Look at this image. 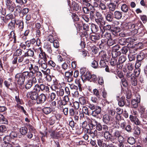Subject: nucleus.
<instances>
[{
    "mask_svg": "<svg viewBox=\"0 0 147 147\" xmlns=\"http://www.w3.org/2000/svg\"><path fill=\"white\" fill-rule=\"evenodd\" d=\"M88 107L91 110H94L92 111L91 114L92 116L97 118H100L99 116L102 111L100 107L98 106H95L91 103H89Z\"/></svg>",
    "mask_w": 147,
    "mask_h": 147,
    "instance_id": "obj_1",
    "label": "nucleus"
},
{
    "mask_svg": "<svg viewBox=\"0 0 147 147\" xmlns=\"http://www.w3.org/2000/svg\"><path fill=\"white\" fill-rule=\"evenodd\" d=\"M25 74L24 72L22 73L17 74L15 76L16 81L17 82L18 84L22 85L24 83L25 79L26 78Z\"/></svg>",
    "mask_w": 147,
    "mask_h": 147,
    "instance_id": "obj_2",
    "label": "nucleus"
},
{
    "mask_svg": "<svg viewBox=\"0 0 147 147\" xmlns=\"http://www.w3.org/2000/svg\"><path fill=\"white\" fill-rule=\"evenodd\" d=\"M139 113L142 121L145 123L147 122V111L146 112L145 108L142 105L139 106L138 109Z\"/></svg>",
    "mask_w": 147,
    "mask_h": 147,
    "instance_id": "obj_3",
    "label": "nucleus"
},
{
    "mask_svg": "<svg viewBox=\"0 0 147 147\" xmlns=\"http://www.w3.org/2000/svg\"><path fill=\"white\" fill-rule=\"evenodd\" d=\"M142 26V23L141 22H138L136 24H129L128 26V28L131 31H134L135 33L138 32V30L140 27Z\"/></svg>",
    "mask_w": 147,
    "mask_h": 147,
    "instance_id": "obj_4",
    "label": "nucleus"
},
{
    "mask_svg": "<svg viewBox=\"0 0 147 147\" xmlns=\"http://www.w3.org/2000/svg\"><path fill=\"white\" fill-rule=\"evenodd\" d=\"M5 3L7 9L9 12H12L15 9L14 4L11 0H5Z\"/></svg>",
    "mask_w": 147,
    "mask_h": 147,
    "instance_id": "obj_5",
    "label": "nucleus"
},
{
    "mask_svg": "<svg viewBox=\"0 0 147 147\" xmlns=\"http://www.w3.org/2000/svg\"><path fill=\"white\" fill-rule=\"evenodd\" d=\"M102 119L104 122L107 124L113 123L115 121L114 117H111L107 114L104 115Z\"/></svg>",
    "mask_w": 147,
    "mask_h": 147,
    "instance_id": "obj_6",
    "label": "nucleus"
},
{
    "mask_svg": "<svg viewBox=\"0 0 147 147\" xmlns=\"http://www.w3.org/2000/svg\"><path fill=\"white\" fill-rule=\"evenodd\" d=\"M36 82V78L33 77L32 79L28 80L25 85V88L26 89H30L32 86L33 84Z\"/></svg>",
    "mask_w": 147,
    "mask_h": 147,
    "instance_id": "obj_7",
    "label": "nucleus"
},
{
    "mask_svg": "<svg viewBox=\"0 0 147 147\" xmlns=\"http://www.w3.org/2000/svg\"><path fill=\"white\" fill-rule=\"evenodd\" d=\"M46 97L45 95L43 93L41 94L37 99L36 102L37 104H40L46 101Z\"/></svg>",
    "mask_w": 147,
    "mask_h": 147,
    "instance_id": "obj_8",
    "label": "nucleus"
},
{
    "mask_svg": "<svg viewBox=\"0 0 147 147\" xmlns=\"http://www.w3.org/2000/svg\"><path fill=\"white\" fill-rule=\"evenodd\" d=\"M24 57V55L20 56L19 57H16L13 58V59L12 61V63L13 64H16L18 65V63L23 62Z\"/></svg>",
    "mask_w": 147,
    "mask_h": 147,
    "instance_id": "obj_9",
    "label": "nucleus"
},
{
    "mask_svg": "<svg viewBox=\"0 0 147 147\" xmlns=\"http://www.w3.org/2000/svg\"><path fill=\"white\" fill-rule=\"evenodd\" d=\"M69 102L70 103V105L71 104V103L69 102V99L68 96L67 95L64 96L63 97L62 100H61L60 108H62V106H65L67 105Z\"/></svg>",
    "mask_w": 147,
    "mask_h": 147,
    "instance_id": "obj_10",
    "label": "nucleus"
},
{
    "mask_svg": "<svg viewBox=\"0 0 147 147\" xmlns=\"http://www.w3.org/2000/svg\"><path fill=\"white\" fill-rule=\"evenodd\" d=\"M38 94L37 92L33 91L28 92L27 95L28 97H30L32 100L36 101L38 97Z\"/></svg>",
    "mask_w": 147,
    "mask_h": 147,
    "instance_id": "obj_11",
    "label": "nucleus"
},
{
    "mask_svg": "<svg viewBox=\"0 0 147 147\" xmlns=\"http://www.w3.org/2000/svg\"><path fill=\"white\" fill-rule=\"evenodd\" d=\"M65 76L67 78L68 82H70L73 80V71H69L65 72Z\"/></svg>",
    "mask_w": 147,
    "mask_h": 147,
    "instance_id": "obj_12",
    "label": "nucleus"
},
{
    "mask_svg": "<svg viewBox=\"0 0 147 147\" xmlns=\"http://www.w3.org/2000/svg\"><path fill=\"white\" fill-rule=\"evenodd\" d=\"M126 57L124 55H121L119 58L118 62L117 63V66L119 68H121L123 65L122 64L126 60Z\"/></svg>",
    "mask_w": 147,
    "mask_h": 147,
    "instance_id": "obj_13",
    "label": "nucleus"
},
{
    "mask_svg": "<svg viewBox=\"0 0 147 147\" xmlns=\"http://www.w3.org/2000/svg\"><path fill=\"white\" fill-rule=\"evenodd\" d=\"M12 144L9 142H3L2 145V147H21L18 144L12 142Z\"/></svg>",
    "mask_w": 147,
    "mask_h": 147,
    "instance_id": "obj_14",
    "label": "nucleus"
},
{
    "mask_svg": "<svg viewBox=\"0 0 147 147\" xmlns=\"http://www.w3.org/2000/svg\"><path fill=\"white\" fill-rule=\"evenodd\" d=\"M95 21L99 26V28L101 30H102V27L103 26L105 23L104 18L103 17L99 18V19H95Z\"/></svg>",
    "mask_w": 147,
    "mask_h": 147,
    "instance_id": "obj_15",
    "label": "nucleus"
},
{
    "mask_svg": "<svg viewBox=\"0 0 147 147\" xmlns=\"http://www.w3.org/2000/svg\"><path fill=\"white\" fill-rule=\"evenodd\" d=\"M104 137L108 140L111 141L113 143H114V138H111V134L108 131L104 133Z\"/></svg>",
    "mask_w": 147,
    "mask_h": 147,
    "instance_id": "obj_16",
    "label": "nucleus"
},
{
    "mask_svg": "<svg viewBox=\"0 0 147 147\" xmlns=\"http://www.w3.org/2000/svg\"><path fill=\"white\" fill-rule=\"evenodd\" d=\"M140 101V96H138L136 98L133 99L131 101V104L133 107L136 108L138 107V103Z\"/></svg>",
    "mask_w": 147,
    "mask_h": 147,
    "instance_id": "obj_17",
    "label": "nucleus"
},
{
    "mask_svg": "<svg viewBox=\"0 0 147 147\" xmlns=\"http://www.w3.org/2000/svg\"><path fill=\"white\" fill-rule=\"evenodd\" d=\"M27 68L30 71H34V72L39 70L38 67V66L34 64H33L31 63L28 65Z\"/></svg>",
    "mask_w": 147,
    "mask_h": 147,
    "instance_id": "obj_18",
    "label": "nucleus"
},
{
    "mask_svg": "<svg viewBox=\"0 0 147 147\" xmlns=\"http://www.w3.org/2000/svg\"><path fill=\"white\" fill-rule=\"evenodd\" d=\"M41 71L46 76V79L49 82H50L51 80V76L49 74L50 73V70L49 68L47 69L46 71H44L42 70Z\"/></svg>",
    "mask_w": 147,
    "mask_h": 147,
    "instance_id": "obj_19",
    "label": "nucleus"
},
{
    "mask_svg": "<svg viewBox=\"0 0 147 147\" xmlns=\"http://www.w3.org/2000/svg\"><path fill=\"white\" fill-rule=\"evenodd\" d=\"M38 51L39 53V56L40 59H44L45 60V59H47L46 54L45 52L42 51L41 48L39 47Z\"/></svg>",
    "mask_w": 147,
    "mask_h": 147,
    "instance_id": "obj_20",
    "label": "nucleus"
},
{
    "mask_svg": "<svg viewBox=\"0 0 147 147\" xmlns=\"http://www.w3.org/2000/svg\"><path fill=\"white\" fill-rule=\"evenodd\" d=\"M90 39L94 43H96L99 41L100 36L98 34H94L90 35Z\"/></svg>",
    "mask_w": 147,
    "mask_h": 147,
    "instance_id": "obj_21",
    "label": "nucleus"
},
{
    "mask_svg": "<svg viewBox=\"0 0 147 147\" xmlns=\"http://www.w3.org/2000/svg\"><path fill=\"white\" fill-rule=\"evenodd\" d=\"M113 136L115 137L114 139L117 138V140L124 138L121 135V132L118 130L116 131L113 133Z\"/></svg>",
    "mask_w": 147,
    "mask_h": 147,
    "instance_id": "obj_22",
    "label": "nucleus"
},
{
    "mask_svg": "<svg viewBox=\"0 0 147 147\" xmlns=\"http://www.w3.org/2000/svg\"><path fill=\"white\" fill-rule=\"evenodd\" d=\"M114 17L116 19L120 20L122 17V13L118 11H116L114 12Z\"/></svg>",
    "mask_w": 147,
    "mask_h": 147,
    "instance_id": "obj_23",
    "label": "nucleus"
},
{
    "mask_svg": "<svg viewBox=\"0 0 147 147\" xmlns=\"http://www.w3.org/2000/svg\"><path fill=\"white\" fill-rule=\"evenodd\" d=\"M102 34H101V36L105 40H108L111 38V35L110 33L108 32H106L104 34V32L102 30H101Z\"/></svg>",
    "mask_w": 147,
    "mask_h": 147,
    "instance_id": "obj_24",
    "label": "nucleus"
},
{
    "mask_svg": "<svg viewBox=\"0 0 147 147\" xmlns=\"http://www.w3.org/2000/svg\"><path fill=\"white\" fill-rule=\"evenodd\" d=\"M7 132V127L4 125L0 126V135L2 136Z\"/></svg>",
    "mask_w": 147,
    "mask_h": 147,
    "instance_id": "obj_25",
    "label": "nucleus"
},
{
    "mask_svg": "<svg viewBox=\"0 0 147 147\" xmlns=\"http://www.w3.org/2000/svg\"><path fill=\"white\" fill-rule=\"evenodd\" d=\"M79 101L82 105H85L87 102V100L86 97L82 96L79 98Z\"/></svg>",
    "mask_w": 147,
    "mask_h": 147,
    "instance_id": "obj_26",
    "label": "nucleus"
},
{
    "mask_svg": "<svg viewBox=\"0 0 147 147\" xmlns=\"http://www.w3.org/2000/svg\"><path fill=\"white\" fill-rule=\"evenodd\" d=\"M116 5L113 3H110L108 5V7L110 13L111 12L114 11L116 9Z\"/></svg>",
    "mask_w": 147,
    "mask_h": 147,
    "instance_id": "obj_27",
    "label": "nucleus"
},
{
    "mask_svg": "<svg viewBox=\"0 0 147 147\" xmlns=\"http://www.w3.org/2000/svg\"><path fill=\"white\" fill-rule=\"evenodd\" d=\"M129 118L131 121L133 122L135 124L139 125L140 124V122L138 119L136 117H134L132 115H130Z\"/></svg>",
    "mask_w": 147,
    "mask_h": 147,
    "instance_id": "obj_28",
    "label": "nucleus"
},
{
    "mask_svg": "<svg viewBox=\"0 0 147 147\" xmlns=\"http://www.w3.org/2000/svg\"><path fill=\"white\" fill-rule=\"evenodd\" d=\"M34 54L33 51L31 49H29L26 52L24 53V56L25 57H32L34 56Z\"/></svg>",
    "mask_w": 147,
    "mask_h": 147,
    "instance_id": "obj_29",
    "label": "nucleus"
},
{
    "mask_svg": "<svg viewBox=\"0 0 147 147\" xmlns=\"http://www.w3.org/2000/svg\"><path fill=\"white\" fill-rule=\"evenodd\" d=\"M91 1V0H81L80 2L82 4L87 7L91 6V7L92 6L93 8V6L91 5L90 3ZM90 8H91V7H90Z\"/></svg>",
    "mask_w": 147,
    "mask_h": 147,
    "instance_id": "obj_30",
    "label": "nucleus"
},
{
    "mask_svg": "<svg viewBox=\"0 0 147 147\" xmlns=\"http://www.w3.org/2000/svg\"><path fill=\"white\" fill-rule=\"evenodd\" d=\"M52 111V109L50 107H44L42 109V111L46 115L50 113Z\"/></svg>",
    "mask_w": 147,
    "mask_h": 147,
    "instance_id": "obj_31",
    "label": "nucleus"
},
{
    "mask_svg": "<svg viewBox=\"0 0 147 147\" xmlns=\"http://www.w3.org/2000/svg\"><path fill=\"white\" fill-rule=\"evenodd\" d=\"M121 29L119 27H112L111 29V32L114 35H115L117 33L120 32Z\"/></svg>",
    "mask_w": 147,
    "mask_h": 147,
    "instance_id": "obj_32",
    "label": "nucleus"
},
{
    "mask_svg": "<svg viewBox=\"0 0 147 147\" xmlns=\"http://www.w3.org/2000/svg\"><path fill=\"white\" fill-rule=\"evenodd\" d=\"M40 91H45V92H47L49 90V88L48 86H45L42 84H41L40 85Z\"/></svg>",
    "mask_w": 147,
    "mask_h": 147,
    "instance_id": "obj_33",
    "label": "nucleus"
},
{
    "mask_svg": "<svg viewBox=\"0 0 147 147\" xmlns=\"http://www.w3.org/2000/svg\"><path fill=\"white\" fill-rule=\"evenodd\" d=\"M56 92L57 96H63L64 93L63 89L61 87H59V89L56 91Z\"/></svg>",
    "mask_w": 147,
    "mask_h": 147,
    "instance_id": "obj_34",
    "label": "nucleus"
},
{
    "mask_svg": "<svg viewBox=\"0 0 147 147\" xmlns=\"http://www.w3.org/2000/svg\"><path fill=\"white\" fill-rule=\"evenodd\" d=\"M24 75L25 74L26 76V78H27L28 77H32V78L34 77V74L35 73L34 72L32 71H24Z\"/></svg>",
    "mask_w": 147,
    "mask_h": 147,
    "instance_id": "obj_35",
    "label": "nucleus"
},
{
    "mask_svg": "<svg viewBox=\"0 0 147 147\" xmlns=\"http://www.w3.org/2000/svg\"><path fill=\"white\" fill-rule=\"evenodd\" d=\"M16 25H18V27L21 30H22L24 28V22L21 20H18L16 22Z\"/></svg>",
    "mask_w": 147,
    "mask_h": 147,
    "instance_id": "obj_36",
    "label": "nucleus"
},
{
    "mask_svg": "<svg viewBox=\"0 0 147 147\" xmlns=\"http://www.w3.org/2000/svg\"><path fill=\"white\" fill-rule=\"evenodd\" d=\"M145 55L144 53L143 52H141L138 55L137 57V60L138 61H142L144 58Z\"/></svg>",
    "mask_w": 147,
    "mask_h": 147,
    "instance_id": "obj_37",
    "label": "nucleus"
},
{
    "mask_svg": "<svg viewBox=\"0 0 147 147\" xmlns=\"http://www.w3.org/2000/svg\"><path fill=\"white\" fill-rule=\"evenodd\" d=\"M130 79V82L131 85L134 86H136L137 84V79L134 76H131Z\"/></svg>",
    "mask_w": 147,
    "mask_h": 147,
    "instance_id": "obj_38",
    "label": "nucleus"
},
{
    "mask_svg": "<svg viewBox=\"0 0 147 147\" xmlns=\"http://www.w3.org/2000/svg\"><path fill=\"white\" fill-rule=\"evenodd\" d=\"M124 120V119L120 115H117L115 117V121L116 123H119L120 122H121Z\"/></svg>",
    "mask_w": 147,
    "mask_h": 147,
    "instance_id": "obj_39",
    "label": "nucleus"
},
{
    "mask_svg": "<svg viewBox=\"0 0 147 147\" xmlns=\"http://www.w3.org/2000/svg\"><path fill=\"white\" fill-rule=\"evenodd\" d=\"M22 50L21 49H18L16 50L13 54V55L17 57L20 56L22 54Z\"/></svg>",
    "mask_w": 147,
    "mask_h": 147,
    "instance_id": "obj_40",
    "label": "nucleus"
},
{
    "mask_svg": "<svg viewBox=\"0 0 147 147\" xmlns=\"http://www.w3.org/2000/svg\"><path fill=\"white\" fill-rule=\"evenodd\" d=\"M91 30L93 32H97L98 30V27L96 25L92 24L91 25Z\"/></svg>",
    "mask_w": 147,
    "mask_h": 147,
    "instance_id": "obj_41",
    "label": "nucleus"
},
{
    "mask_svg": "<svg viewBox=\"0 0 147 147\" xmlns=\"http://www.w3.org/2000/svg\"><path fill=\"white\" fill-rule=\"evenodd\" d=\"M91 75L89 72H86L84 75L82 76V78L89 80L91 79Z\"/></svg>",
    "mask_w": 147,
    "mask_h": 147,
    "instance_id": "obj_42",
    "label": "nucleus"
},
{
    "mask_svg": "<svg viewBox=\"0 0 147 147\" xmlns=\"http://www.w3.org/2000/svg\"><path fill=\"white\" fill-rule=\"evenodd\" d=\"M107 113L109 116H114L115 114V109L113 108L109 109L107 110Z\"/></svg>",
    "mask_w": 147,
    "mask_h": 147,
    "instance_id": "obj_43",
    "label": "nucleus"
},
{
    "mask_svg": "<svg viewBox=\"0 0 147 147\" xmlns=\"http://www.w3.org/2000/svg\"><path fill=\"white\" fill-rule=\"evenodd\" d=\"M106 20L109 22H112L113 20V17L111 13H108L105 16Z\"/></svg>",
    "mask_w": 147,
    "mask_h": 147,
    "instance_id": "obj_44",
    "label": "nucleus"
},
{
    "mask_svg": "<svg viewBox=\"0 0 147 147\" xmlns=\"http://www.w3.org/2000/svg\"><path fill=\"white\" fill-rule=\"evenodd\" d=\"M98 131L95 130L94 131H90L88 132V134L90 135L92 138H94L97 135Z\"/></svg>",
    "mask_w": 147,
    "mask_h": 147,
    "instance_id": "obj_45",
    "label": "nucleus"
},
{
    "mask_svg": "<svg viewBox=\"0 0 147 147\" xmlns=\"http://www.w3.org/2000/svg\"><path fill=\"white\" fill-rule=\"evenodd\" d=\"M20 133L22 135H25L27 133L28 129L26 127H22L20 128Z\"/></svg>",
    "mask_w": 147,
    "mask_h": 147,
    "instance_id": "obj_46",
    "label": "nucleus"
},
{
    "mask_svg": "<svg viewBox=\"0 0 147 147\" xmlns=\"http://www.w3.org/2000/svg\"><path fill=\"white\" fill-rule=\"evenodd\" d=\"M111 54L113 58H115L118 56L120 55L121 54V53L119 51H112Z\"/></svg>",
    "mask_w": 147,
    "mask_h": 147,
    "instance_id": "obj_47",
    "label": "nucleus"
},
{
    "mask_svg": "<svg viewBox=\"0 0 147 147\" xmlns=\"http://www.w3.org/2000/svg\"><path fill=\"white\" fill-rule=\"evenodd\" d=\"M92 60L93 61L91 62V66L94 68H97L98 65V62L94 59V58L92 59Z\"/></svg>",
    "mask_w": 147,
    "mask_h": 147,
    "instance_id": "obj_48",
    "label": "nucleus"
},
{
    "mask_svg": "<svg viewBox=\"0 0 147 147\" xmlns=\"http://www.w3.org/2000/svg\"><path fill=\"white\" fill-rule=\"evenodd\" d=\"M99 8L101 10H105L107 9L106 4L102 3H100L99 4Z\"/></svg>",
    "mask_w": 147,
    "mask_h": 147,
    "instance_id": "obj_49",
    "label": "nucleus"
},
{
    "mask_svg": "<svg viewBox=\"0 0 147 147\" xmlns=\"http://www.w3.org/2000/svg\"><path fill=\"white\" fill-rule=\"evenodd\" d=\"M118 141V146L119 147H124V143L125 142L124 138L117 140Z\"/></svg>",
    "mask_w": 147,
    "mask_h": 147,
    "instance_id": "obj_50",
    "label": "nucleus"
},
{
    "mask_svg": "<svg viewBox=\"0 0 147 147\" xmlns=\"http://www.w3.org/2000/svg\"><path fill=\"white\" fill-rule=\"evenodd\" d=\"M127 142L131 145H133L135 143V140L133 137H129L127 140Z\"/></svg>",
    "mask_w": 147,
    "mask_h": 147,
    "instance_id": "obj_51",
    "label": "nucleus"
},
{
    "mask_svg": "<svg viewBox=\"0 0 147 147\" xmlns=\"http://www.w3.org/2000/svg\"><path fill=\"white\" fill-rule=\"evenodd\" d=\"M121 9L123 11L126 13L128 10V7L127 5L123 4L121 6Z\"/></svg>",
    "mask_w": 147,
    "mask_h": 147,
    "instance_id": "obj_52",
    "label": "nucleus"
},
{
    "mask_svg": "<svg viewBox=\"0 0 147 147\" xmlns=\"http://www.w3.org/2000/svg\"><path fill=\"white\" fill-rule=\"evenodd\" d=\"M12 139L9 136H6L3 138L4 142H12L11 141Z\"/></svg>",
    "mask_w": 147,
    "mask_h": 147,
    "instance_id": "obj_53",
    "label": "nucleus"
},
{
    "mask_svg": "<svg viewBox=\"0 0 147 147\" xmlns=\"http://www.w3.org/2000/svg\"><path fill=\"white\" fill-rule=\"evenodd\" d=\"M99 55L100 57H101L103 59L102 60H104L106 59L107 54L106 53L103 51H101L99 53Z\"/></svg>",
    "mask_w": 147,
    "mask_h": 147,
    "instance_id": "obj_54",
    "label": "nucleus"
},
{
    "mask_svg": "<svg viewBox=\"0 0 147 147\" xmlns=\"http://www.w3.org/2000/svg\"><path fill=\"white\" fill-rule=\"evenodd\" d=\"M126 65L129 71H132L134 68V65L131 63H129L126 64Z\"/></svg>",
    "mask_w": 147,
    "mask_h": 147,
    "instance_id": "obj_55",
    "label": "nucleus"
},
{
    "mask_svg": "<svg viewBox=\"0 0 147 147\" xmlns=\"http://www.w3.org/2000/svg\"><path fill=\"white\" fill-rule=\"evenodd\" d=\"M107 41V44L109 46H111L116 44L115 40H113L111 38Z\"/></svg>",
    "mask_w": 147,
    "mask_h": 147,
    "instance_id": "obj_56",
    "label": "nucleus"
},
{
    "mask_svg": "<svg viewBox=\"0 0 147 147\" xmlns=\"http://www.w3.org/2000/svg\"><path fill=\"white\" fill-rule=\"evenodd\" d=\"M90 18L91 20H95L96 18L94 11L92 10L90 11Z\"/></svg>",
    "mask_w": 147,
    "mask_h": 147,
    "instance_id": "obj_57",
    "label": "nucleus"
},
{
    "mask_svg": "<svg viewBox=\"0 0 147 147\" xmlns=\"http://www.w3.org/2000/svg\"><path fill=\"white\" fill-rule=\"evenodd\" d=\"M82 111L83 113H84L85 115H89V113L88 112V108L86 106H83L82 107Z\"/></svg>",
    "mask_w": 147,
    "mask_h": 147,
    "instance_id": "obj_58",
    "label": "nucleus"
},
{
    "mask_svg": "<svg viewBox=\"0 0 147 147\" xmlns=\"http://www.w3.org/2000/svg\"><path fill=\"white\" fill-rule=\"evenodd\" d=\"M117 60L116 59L114 58L111 59L110 61L111 65V66H114L116 65H117Z\"/></svg>",
    "mask_w": 147,
    "mask_h": 147,
    "instance_id": "obj_59",
    "label": "nucleus"
},
{
    "mask_svg": "<svg viewBox=\"0 0 147 147\" xmlns=\"http://www.w3.org/2000/svg\"><path fill=\"white\" fill-rule=\"evenodd\" d=\"M62 108H60V109L62 110V112L65 115H68V108L67 107H65L63 108V106H62Z\"/></svg>",
    "mask_w": 147,
    "mask_h": 147,
    "instance_id": "obj_60",
    "label": "nucleus"
},
{
    "mask_svg": "<svg viewBox=\"0 0 147 147\" xmlns=\"http://www.w3.org/2000/svg\"><path fill=\"white\" fill-rule=\"evenodd\" d=\"M16 22H11L8 25V28L12 30H13L15 27V24Z\"/></svg>",
    "mask_w": 147,
    "mask_h": 147,
    "instance_id": "obj_61",
    "label": "nucleus"
},
{
    "mask_svg": "<svg viewBox=\"0 0 147 147\" xmlns=\"http://www.w3.org/2000/svg\"><path fill=\"white\" fill-rule=\"evenodd\" d=\"M9 136L11 139L15 138L17 136V133L15 131H12L10 134Z\"/></svg>",
    "mask_w": 147,
    "mask_h": 147,
    "instance_id": "obj_62",
    "label": "nucleus"
},
{
    "mask_svg": "<svg viewBox=\"0 0 147 147\" xmlns=\"http://www.w3.org/2000/svg\"><path fill=\"white\" fill-rule=\"evenodd\" d=\"M51 136L53 138H57L59 137V134L58 133H55V132H53L51 134Z\"/></svg>",
    "mask_w": 147,
    "mask_h": 147,
    "instance_id": "obj_63",
    "label": "nucleus"
},
{
    "mask_svg": "<svg viewBox=\"0 0 147 147\" xmlns=\"http://www.w3.org/2000/svg\"><path fill=\"white\" fill-rule=\"evenodd\" d=\"M101 131H102L103 133L108 131H109V127L107 125H102Z\"/></svg>",
    "mask_w": 147,
    "mask_h": 147,
    "instance_id": "obj_64",
    "label": "nucleus"
}]
</instances>
